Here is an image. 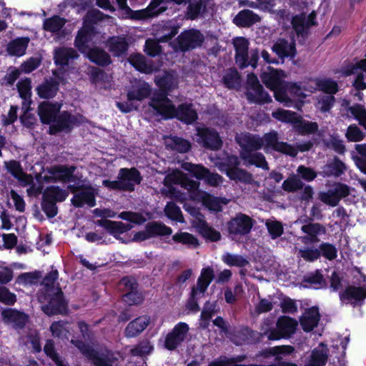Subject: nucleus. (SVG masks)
<instances>
[{"instance_id":"obj_1","label":"nucleus","mask_w":366,"mask_h":366,"mask_svg":"<svg viewBox=\"0 0 366 366\" xmlns=\"http://www.w3.org/2000/svg\"><path fill=\"white\" fill-rule=\"evenodd\" d=\"M164 187L161 189L163 194L174 198L180 202L184 201V194L178 191L174 184H179L187 190L191 199L202 202L209 210L214 212L222 211V205L227 204L226 199L215 197L199 189V182L189 179L185 174L179 170H173L164 178Z\"/></svg>"},{"instance_id":"obj_2","label":"nucleus","mask_w":366,"mask_h":366,"mask_svg":"<svg viewBox=\"0 0 366 366\" xmlns=\"http://www.w3.org/2000/svg\"><path fill=\"white\" fill-rule=\"evenodd\" d=\"M150 106L156 115H160L164 119L177 117L187 124L192 123L197 118V114L192 104H182L176 109L172 102L164 96L154 97L150 102Z\"/></svg>"},{"instance_id":"obj_3","label":"nucleus","mask_w":366,"mask_h":366,"mask_svg":"<svg viewBox=\"0 0 366 366\" xmlns=\"http://www.w3.org/2000/svg\"><path fill=\"white\" fill-rule=\"evenodd\" d=\"M236 140L242 148L240 157L244 161L246 165H255L265 170L269 169L268 164L263 154L259 152H252L263 147L262 137L247 133L237 135Z\"/></svg>"},{"instance_id":"obj_4","label":"nucleus","mask_w":366,"mask_h":366,"mask_svg":"<svg viewBox=\"0 0 366 366\" xmlns=\"http://www.w3.org/2000/svg\"><path fill=\"white\" fill-rule=\"evenodd\" d=\"M60 110V104L42 102L38 109V114L41 121L44 124H51L49 128L51 134L57 132L69 130L74 124V118L69 113L64 112L59 115L57 114Z\"/></svg>"},{"instance_id":"obj_5","label":"nucleus","mask_w":366,"mask_h":366,"mask_svg":"<svg viewBox=\"0 0 366 366\" xmlns=\"http://www.w3.org/2000/svg\"><path fill=\"white\" fill-rule=\"evenodd\" d=\"M285 77L286 75L283 71L274 69L271 66H267L261 76L266 86L274 92L276 100L285 106H290V99L283 89L286 84L283 79Z\"/></svg>"},{"instance_id":"obj_6","label":"nucleus","mask_w":366,"mask_h":366,"mask_svg":"<svg viewBox=\"0 0 366 366\" xmlns=\"http://www.w3.org/2000/svg\"><path fill=\"white\" fill-rule=\"evenodd\" d=\"M262 139H263L262 147H264L266 152L274 150L292 157L297 155V150L301 152L308 151L312 145L311 142L298 144L296 149L285 142H279L277 133L274 131L265 134L262 137Z\"/></svg>"},{"instance_id":"obj_7","label":"nucleus","mask_w":366,"mask_h":366,"mask_svg":"<svg viewBox=\"0 0 366 366\" xmlns=\"http://www.w3.org/2000/svg\"><path fill=\"white\" fill-rule=\"evenodd\" d=\"M272 322L267 319L262 326V335L268 334L269 340H277L282 338H288L293 335L297 327V322L295 319L287 316L280 317L277 322L276 330H272L268 333V330Z\"/></svg>"},{"instance_id":"obj_8","label":"nucleus","mask_w":366,"mask_h":366,"mask_svg":"<svg viewBox=\"0 0 366 366\" xmlns=\"http://www.w3.org/2000/svg\"><path fill=\"white\" fill-rule=\"evenodd\" d=\"M240 162L237 156H228L226 159L217 162L216 166L222 172L235 182H239L244 184H251L253 182V177L251 173L244 169L238 167Z\"/></svg>"},{"instance_id":"obj_9","label":"nucleus","mask_w":366,"mask_h":366,"mask_svg":"<svg viewBox=\"0 0 366 366\" xmlns=\"http://www.w3.org/2000/svg\"><path fill=\"white\" fill-rule=\"evenodd\" d=\"M170 1L178 5L188 4V14L194 19L200 13L206 0H152L147 8L148 15L156 16L162 13L167 9L166 4Z\"/></svg>"},{"instance_id":"obj_10","label":"nucleus","mask_w":366,"mask_h":366,"mask_svg":"<svg viewBox=\"0 0 366 366\" xmlns=\"http://www.w3.org/2000/svg\"><path fill=\"white\" fill-rule=\"evenodd\" d=\"M39 299L41 302H47L41 307L48 315L62 313L66 309L63 292L58 287L49 288L47 292H45V295L39 296Z\"/></svg>"},{"instance_id":"obj_11","label":"nucleus","mask_w":366,"mask_h":366,"mask_svg":"<svg viewBox=\"0 0 366 366\" xmlns=\"http://www.w3.org/2000/svg\"><path fill=\"white\" fill-rule=\"evenodd\" d=\"M85 31L86 26L78 32L75 40L76 46L97 64L104 66L110 64V57L107 52L98 48H87L86 44L92 40V38H87L84 34Z\"/></svg>"},{"instance_id":"obj_12","label":"nucleus","mask_w":366,"mask_h":366,"mask_svg":"<svg viewBox=\"0 0 366 366\" xmlns=\"http://www.w3.org/2000/svg\"><path fill=\"white\" fill-rule=\"evenodd\" d=\"M355 192V189L342 182H334L326 192L318 194L319 199L327 205L336 207L342 199H345Z\"/></svg>"},{"instance_id":"obj_13","label":"nucleus","mask_w":366,"mask_h":366,"mask_svg":"<svg viewBox=\"0 0 366 366\" xmlns=\"http://www.w3.org/2000/svg\"><path fill=\"white\" fill-rule=\"evenodd\" d=\"M233 44L235 48V59L237 65L241 67H245L249 64L253 67L256 66L258 59V52L252 51L251 52L250 61H248V48L249 42L244 37H237L233 39Z\"/></svg>"},{"instance_id":"obj_14","label":"nucleus","mask_w":366,"mask_h":366,"mask_svg":"<svg viewBox=\"0 0 366 366\" xmlns=\"http://www.w3.org/2000/svg\"><path fill=\"white\" fill-rule=\"evenodd\" d=\"M182 168L192 174L197 179H204L212 187H217L223 182L222 177L217 173H211L201 164L184 162L182 164Z\"/></svg>"},{"instance_id":"obj_15","label":"nucleus","mask_w":366,"mask_h":366,"mask_svg":"<svg viewBox=\"0 0 366 366\" xmlns=\"http://www.w3.org/2000/svg\"><path fill=\"white\" fill-rule=\"evenodd\" d=\"M189 330V327L187 323H177L162 340L164 347L169 350L178 347L187 339Z\"/></svg>"},{"instance_id":"obj_16","label":"nucleus","mask_w":366,"mask_h":366,"mask_svg":"<svg viewBox=\"0 0 366 366\" xmlns=\"http://www.w3.org/2000/svg\"><path fill=\"white\" fill-rule=\"evenodd\" d=\"M247 96L250 102L265 104L272 102L271 97L264 92L257 77L253 74L247 75Z\"/></svg>"},{"instance_id":"obj_17","label":"nucleus","mask_w":366,"mask_h":366,"mask_svg":"<svg viewBox=\"0 0 366 366\" xmlns=\"http://www.w3.org/2000/svg\"><path fill=\"white\" fill-rule=\"evenodd\" d=\"M197 142L205 148L217 150L222 146V141L219 134L213 129L197 128Z\"/></svg>"},{"instance_id":"obj_18","label":"nucleus","mask_w":366,"mask_h":366,"mask_svg":"<svg viewBox=\"0 0 366 366\" xmlns=\"http://www.w3.org/2000/svg\"><path fill=\"white\" fill-rule=\"evenodd\" d=\"M304 236L299 237L297 242L309 244H314L320 241V237L326 233L325 227L319 223H308L301 227ZM298 243H297V244Z\"/></svg>"},{"instance_id":"obj_19","label":"nucleus","mask_w":366,"mask_h":366,"mask_svg":"<svg viewBox=\"0 0 366 366\" xmlns=\"http://www.w3.org/2000/svg\"><path fill=\"white\" fill-rule=\"evenodd\" d=\"M203 35L197 30L192 29L182 33L177 38L176 49L187 51L199 46L203 42Z\"/></svg>"},{"instance_id":"obj_20","label":"nucleus","mask_w":366,"mask_h":366,"mask_svg":"<svg viewBox=\"0 0 366 366\" xmlns=\"http://www.w3.org/2000/svg\"><path fill=\"white\" fill-rule=\"evenodd\" d=\"M253 227L252 219L243 214H237L229 223V231L232 234L244 235L248 234Z\"/></svg>"},{"instance_id":"obj_21","label":"nucleus","mask_w":366,"mask_h":366,"mask_svg":"<svg viewBox=\"0 0 366 366\" xmlns=\"http://www.w3.org/2000/svg\"><path fill=\"white\" fill-rule=\"evenodd\" d=\"M96 194L97 192L93 187H87L83 188L75 192L71 199V202L77 207H81L84 205L92 207L96 204Z\"/></svg>"},{"instance_id":"obj_22","label":"nucleus","mask_w":366,"mask_h":366,"mask_svg":"<svg viewBox=\"0 0 366 366\" xmlns=\"http://www.w3.org/2000/svg\"><path fill=\"white\" fill-rule=\"evenodd\" d=\"M118 178L120 179L123 190L132 191L135 184H138L141 182L139 172L134 168L121 169Z\"/></svg>"},{"instance_id":"obj_23","label":"nucleus","mask_w":366,"mask_h":366,"mask_svg":"<svg viewBox=\"0 0 366 366\" xmlns=\"http://www.w3.org/2000/svg\"><path fill=\"white\" fill-rule=\"evenodd\" d=\"M347 166L337 157L327 161V164L322 167L320 174L323 177H339L347 170Z\"/></svg>"},{"instance_id":"obj_24","label":"nucleus","mask_w":366,"mask_h":366,"mask_svg":"<svg viewBox=\"0 0 366 366\" xmlns=\"http://www.w3.org/2000/svg\"><path fill=\"white\" fill-rule=\"evenodd\" d=\"M316 14L315 11L311 12L309 15L306 16L304 14L296 15L292 20L293 29L296 33L299 34H304L312 26L315 24V19Z\"/></svg>"},{"instance_id":"obj_25","label":"nucleus","mask_w":366,"mask_h":366,"mask_svg":"<svg viewBox=\"0 0 366 366\" xmlns=\"http://www.w3.org/2000/svg\"><path fill=\"white\" fill-rule=\"evenodd\" d=\"M151 92L150 86L144 81H135L127 92V99L129 102L142 101Z\"/></svg>"},{"instance_id":"obj_26","label":"nucleus","mask_w":366,"mask_h":366,"mask_svg":"<svg viewBox=\"0 0 366 366\" xmlns=\"http://www.w3.org/2000/svg\"><path fill=\"white\" fill-rule=\"evenodd\" d=\"M73 167L54 166L47 169L48 174L44 176L45 181H66L69 179L74 171Z\"/></svg>"},{"instance_id":"obj_27","label":"nucleus","mask_w":366,"mask_h":366,"mask_svg":"<svg viewBox=\"0 0 366 366\" xmlns=\"http://www.w3.org/2000/svg\"><path fill=\"white\" fill-rule=\"evenodd\" d=\"M342 106L345 108V115L348 118H354L366 129V109L361 104L349 107L347 101L344 100Z\"/></svg>"},{"instance_id":"obj_28","label":"nucleus","mask_w":366,"mask_h":366,"mask_svg":"<svg viewBox=\"0 0 366 366\" xmlns=\"http://www.w3.org/2000/svg\"><path fill=\"white\" fill-rule=\"evenodd\" d=\"M95 224L104 227L109 234L115 237L132 228L131 224H125L122 222H114L108 219L97 220Z\"/></svg>"},{"instance_id":"obj_29","label":"nucleus","mask_w":366,"mask_h":366,"mask_svg":"<svg viewBox=\"0 0 366 366\" xmlns=\"http://www.w3.org/2000/svg\"><path fill=\"white\" fill-rule=\"evenodd\" d=\"M16 179L19 181L20 184L23 187L29 186L26 192L29 196H36L41 193L43 187L39 181V177L36 178L37 182H34L31 175L24 173L23 171L19 174Z\"/></svg>"},{"instance_id":"obj_30","label":"nucleus","mask_w":366,"mask_h":366,"mask_svg":"<svg viewBox=\"0 0 366 366\" xmlns=\"http://www.w3.org/2000/svg\"><path fill=\"white\" fill-rule=\"evenodd\" d=\"M320 320V314L317 307L307 310L300 318V325L305 332L312 331L317 327Z\"/></svg>"},{"instance_id":"obj_31","label":"nucleus","mask_w":366,"mask_h":366,"mask_svg":"<svg viewBox=\"0 0 366 366\" xmlns=\"http://www.w3.org/2000/svg\"><path fill=\"white\" fill-rule=\"evenodd\" d=\"M366 298V288L363 287L349 286L344 292L340 295V299L343 302L355 304L362 301Z\"/></svg>"},{"instance_id":"obj_32","label":"nucleus","mask_w":366,"mask_h":366,"mask_svg":"<svg viewBox=\"0 0 366 366\" xmlns=\"http://www.w3.org/2000/svg\"><path fill=\"white\" fill-rule=\"evenodd\" d=\"M1 316L5 322L12 325L16 328L23 327L27 321L25 314L12 309L3 310Z\"/></svg>"},{"instance_id":"obj_33","label":"nucleus","mask_w":366,"mask_h":366,"mask_svg":"<svg viewBox=\"0 0 366 366\" xmlns=\"http://www.w3.org/2000/svg\"><path fill=\"white\" fill-rule=\"evenodd\" d=\"M71 342L80 350V352L85 356L94 359L95 366H113L112 362L110 360L104 358H96V354L93 349L89 345H85L79 340H71Z\"/></svg>"},{"instance_id":"obj_34","label":"nucleus","mask_w":366,"mask_h":366,"mask_svg":"<svg viewBox=\"0 0 366 366\" xmlns=\"http://www.w3.org/2000/svg\"><path fill=\"white\" fill-rule=\"evenodd\" d=\"M150 318L148 316H142L136 318L129 323L125 329L126 336L134 337L140 334L148 326Z\"/></svg>"},{"instance_id":"obj_35","label":"nucleus","mask_w":366,"mask_h":366,"mask_svg":"<svg viewBox=\"0 0 366 366\" xmlns=\"http://www.w3.org/2000/svg\"><path fill=\"white\" fill-rule=\"evenodd\" d=\"M328 358V350L322 343L312 350L306 366H325Z\"/></svg>"},{"instance_id":"obj_36","label":"nucleus","mask_w":366,"mask_h":366,"mask_svg":"<svg viewBox=\"0 0 366 366\" xmlns=\"http://www.w3.org/2000/svg\"><path fill=\"white\" fill-rule=\"evenodd\" d=\"M214 278V270L212 267H207L202 269L200 276L197 280V287L193 288L192 295L196 296L197 292L204 293L207 289Z\"/></svg>"},{"instance_id":"obj_37","label":"nucleus","mask_w":366,"mask_h":366,"mask_svg":"<svg viewBox=\"0 0 366 366\" xmlns=\"http://www.w3.org/2000/svg\"><path fill=\"white\" fill-rule=\"evenodd\" d=\"M310 82L313 84L308 89L310 92H313L317 89H319L325 93L334 94L338 91L337 83L331 79L310 80Z\"/></svg>"},{"instance_id":"obj_38","label":"nucleus","mask_w":366,"mask_h":366,"mask_svg":"<svg viewBox=\"0 0 366 366\" xmlns=\"http://www.w3.org/2000/svg\"><path fill=\"white\" fill-rule=\"evenodd\" d=\"M260 17L251 10L239 11L234 19V23L238 26L248 27L258 22Z\"/></svg>"},{"instance_id":"obj_39","label":"nucleus","mask_w":366,"mask_h":366,"mask_svg":"<svg viewBox=\"0 0 366 366\" xmlns=\"http://www.w3.org/2000/svg\"><path fill=\"white\" fill-rule=\"evenodd\" d=\"M272 50L280 58L291 56L295 55V45L294 42H288L287 41L280 39H278L272 46Z\"/></svg>"},{"instance_id":"obj_40","label":"nucleus","mask_w":366,"mask_h":366,"mask_svg":"<svg viewBox=\"0 0 366 366\" xmlns=\"http://www.w3.org/2000/svg\"><path fill=\"white\" fill-rule=\"evenodd\" d=\"M154 81L156 84L164 92L163 94H159L154 96V97H161L165 95L167 97L166 92L174 89L177 84V81L173 74L170 73H166L163 76H156Z\"/></svg>"},{"instance_id":"obj_41","label":"nucleus","mask_w":366,"mask_h":366,"mask_svg":"<svg viewBox=\"0 0 366 366\" xmlns=\"http://www.w3.org/2000/svg\"><path fill=\"white\" fill-rule=\"evenodd\" d=\"M66 23V20L59 16L46 19L44 21V29L54 34L58 35L59 37L62 36L64 31H61Z\"/></svg>"},{"instance_id":"obj_42","label":"nucleus","mask_w":366,"mask_h":366,"mask_svg":"<svg viewBox=\"0 0 366 366\" xmlns=\"http://www.w3.org/2000/svg\"><path fill=\"white\" fill-rule=\"evenodd\" d=\"M310 88L311 86H310L309 87H307L306 86L301 87L296 83L286 82L285 85H284L283 86V89L285 91V94L290 99L289 107H291L292 104V98L297 99H304L306 97V94H304L303 91H309L308 89H310Z\"/></svg>"},{"instance_id":"obj_43","label":"nucleus","mask_w":366,"mask_h":366,"mask_svg":"<svg viewBox=\"0 0 366 366\" xmlns=\"http://www.w3.org/2000/svg\"><path fill=\"white\" fill-rule=\"evenodd\" d=\"M107 18H109V16L108 15L104 14L99 10L92 9L87 13L84 26L81 30H82L84 26H86V31H84V34L86 35L87 38H92L93 34V28L91 25H89L88 22L89 21L95 23Z\"/></svg>"},{"instance_id":"obj_44","label":"nucleus","mask_w":366,"mask_h":366,"mask_svg":"<svg viewBox=\"0 0 366 366\" xmlns=\"http://www.w3.org/2000/svg\"><path fill=\"white\" fill-rule=\"evenodd\" d=\"M59 83L56 80H46L37 87V93L41 98L49 99L55 96L58 91Z\"/></svg>"},{"instance_id":"obj_45","label":"nucleus","mask_w":366,"mask_h":366,"mask_svg":"<svg viewBox=\"0 0 366 366\" xmlns=\"http://www.w3.org/2000/svg\"><path fill=\"white\" fill-rule=\"evenodd\" d=\"M129 61L137 70L145 74L152 73L155 70L152 65L147 62L144 56L139 54L131 55Z\"/></svg>"},{"instance_id":"obj_46","label":"nucleus","mask_w":366,"mask_h":366,"mask_svg":"<svg viewBox=\"0 0 366 366\" xmlns=\"http://www.w3.org/2000/svg\"><path fill=\"white\" fill-rule=\"evenodd\" d=\"M109 51L117 56L125 54L128 49V44L124 37L114 36L108 41Z\"/></svg>"},{"instance_id":"obj_47","label":"nucleus","mask_w":366,"mask_h":366,"mask_svg":"<svg viewBox=\"0 0 366 366\" xmlns=\"http://www.w3.org/2000/svg\"><path fill=\"white\" fill-rule=\"evenodd\" d=\"M77 56L76 51L71 48H59L54 51L55 63L59 65H66L70 59Z\"/></svg>"},{"instance_id":"obj_48","label":"nucleus","mask_w":366,"mask_h":366,"mask_svg":"<svg viewBox=\"0 0 366 366\" xmlns=\"http://www.w3.org/2000/svg\"><path fill=\"white\" fill-rule=\"evenodd\" d=\"M29 41L28 38H18L8 44L7 51L10 55L21 56L25 54Z\"/></svg>"},{"instance_id":"obj_49","label":"nucleus","mask_w":366,"mask_h":366,"mask_svg":"<svg viewBox=\"0 0 366 366\" xmlns=\"http://www.w3.org/2000/svg\"><path fill=\"white\" fill-rule=\"evenodd\" d=\"M166 146L173 150L184 153L189 150L191 147L190 143L180 137H169L165 139Z\"/></svg>"},{"instance_id":"obj_50","label":"nucleus","mask_w":366,"mask_h":366,"mask_svg":"<svg viewBox=\"0 0 366 366\" xmlns=\"http://www.w3.org/2000/svg\"><path fill=\"white\" fill-rule=\"evenodd\" d=\"M357 155L352 156V159L356 167L365 174H366V144L355 145Z\"/></svg>"},{"instance_id":"obj_51","label":"nucleus","mask_w":366,"mask_h":366,"mask_svg":"<svg viewBox=\"0 0 366 366\" xmlns=\"http://www.w3.org/2000/svg\"><path fill=\"white\" fill-rule=\"evenodd\" d=\"M272 115L274 119L282 122L295 124V123L298 122L299 115L297 113L282 109H279L273 112Z\"/></svg>"},{"instance_id":"obj_52","label":"nucleus","mask_w":366,"mask_h":366,"mask_svg":"<svg viewBox=\"0 0 366 366\" xmlns=\"http://www.w3.org/2000/svg\"><path fill=\"white\" fill-rule=\"evenodd\" d=\"M68 196V193L63 189H59L56 187H51L47 188L43 194V197L51 201L62 202Z\"/></svg>"},{"instance_id":"obj_53","label":"nucleus","mask_w":366,"mask_h":366,"mask_svg":"<svg viewBox=\"0 0 366 366\" xmlns=\"http://www.w3.org/2000/svg\"><path fill=\"white\" fill-rule=\"evenodd\" d=\"M172 239L175 242L182 243L188 247H197L198 245L197 239L188 232H177L172 236Z\"/></svg>"},{"instance_id":"obj_54","label":"nucleus","mask_w":366,"mask_h":366,"mask_svg":"<svg viewBox=\"0 0 366 366\" xmlns=\"http://www.w3.org/2000/svg\"><path fill=\"white\" fill-rule=\"evenodd\" d=\"M265 225L272 239H276L283 233V227L281 222L274 219H269L265 222Z\"/></svg>"},{"instance_id":"obj_55","label":"nucleus","mask_w":366,"mask_h":366,"mask_svg":"<svg viewBox=\"0 0 366 366\" xmlns=\"http://www.w3.org/2000/svg\"><path fill=\"white\" fill-rule=\"evenodd\" d=\"M295 126L302 134H312L318 129V125L316 122L302 120L300 116L298 117V122L295 123Z\"/></svg>"},{"instance_id":"obj_56","label":"nucleus","mask_w":366,"mask_h":366,"mask_svg":"<svg viewBox=\"0 0 366 366\" xmlns=\"http://www.w3.org/2000/svg\"><path fill=\"white\" fill-rule=\"evenodd\" d=\"M224 84L228 88H235L240 84V77L237 70L228 69L223 77Z\"/></svg>"},{"instance_id":"obj_57","label":"nucleus","mask_w":366,"mask_h":366,"mask_svg":"<svg viewBox=\"0 0 366 366\" xmlns=\"http://www.w3.org/2000/svg\"><path fill=\"white\" fill-rule=\"evenodd\" d=\"M215 304L212 302H207L204 305L203 310L201 313L200 326L202 327L206 328L207 327L209 320L215 312Z\"/></svg>"},{"instance_id":"obj_58","label":"nucleus","mask_w":366,"mask_h":366,"mask_svg":"<svg viewBox=\"0 0 366 366\" xmlns=\"http://www.w3.org/2000/svg\"><path fill=\"white\" fill-rule=\"evenodd\" d=\"M165 214L171 219L183 222L184 218L179 207L173 202H169L164 208Z\"/></svg>"},{"instance_id":"obj_59","label":"nucleus","mask_w":366,"mask_h":366,"mask_svg":"<svg viewBox=\"0 0 366 366\" xmlns=\"http://www.w3.org/2000/svg\"><path fill=\"white\" fill-rule=\"evenodd\" d=\"M147 226L151 237L155 235H168L172 232L170 227L160 223L152 222L148 224Z\"/></svg>"},{"instance_id":"obj_60","label":"nucleus","mask_w":366,"mask_h":366,"mask_svg":"<svg viewBox=\"0 0 366 366\" xmlns=\"http://www.w3.org/2000/svg\"><path fill=\"white\" fill-rule=\"evenodd\" d=\"M223 262L229 266L244 267L247 261L242 256L226 253L222 256Z\"/></svg>"},{"instance_id":"obj_61","label":"nucleus","mask_w":366,"mask_h":366,"mask_svg":"<svg viewBox=\"0 0 366 366\" xmlns=\"http://www.w3.org/2000/svg\"><path fill=\"white\" fill-rule=\"evenodd\" d=\"M345 135L350 142H360L365 137V134L356 124L350 125Z\"/></svg>"},{"instance_id":"obj_62","label":"nucleus","mask_w":366,"mask_h":366,"mask_svg":"<svg viewBox=\"0 0 366 366\" xmlns=\"http://www.w3.org/2000/svg\"><path fill=\"white\" fill-rule=\"evenodd\" d=\"M303 187L302 182L297 176H291L284 181L282 188L287 192H295Z\"/></svg>"},{"instance_id":"obj_63","label":"nucleus","mask_w":366,"mask_h":366,"mask_svg":"<svg viewBox=\"0 0 366 366\" xmlns=\"http://www.w3.org/2000/svg\"><path fill=\"white\" fill-rule=\"evenodd\" d=\"M44 350L45 353L51 357L56 363V366H68L61 360L54 350V345L52 340H48L44 345Z\"/></svg>"},{"instance_id":"obj_64","label":"nucleus","mask_w":366,"mask_h":366,"mask_svg":"<svg viewBox=\"0 0 366 366\" xmlns=\"http://www.w3.org/2000/svg\"><path fill=\"white\" fill-rule=\"evenodd\" d=\"M202 235L211 241H217L220 239L221 234L219 232L209 227L204 221L199 224Z\"/></svg>"}]
</instances>
